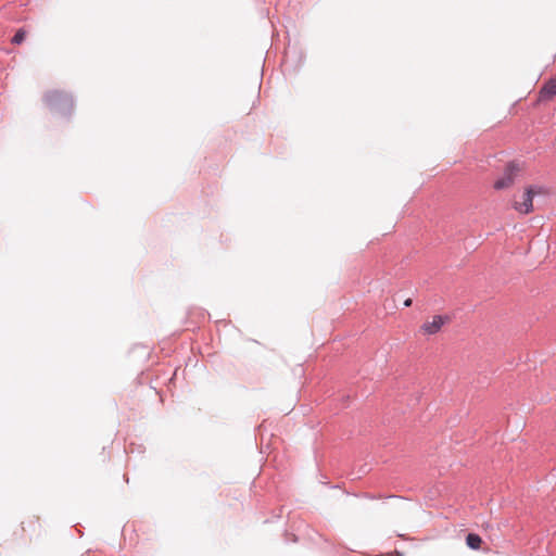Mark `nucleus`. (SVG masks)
<instances>
[{
    "instance_id": "nucleus-1",
    "label": "nucleus",
    "mask_w": 556,
    "mask_h": 556,
    "mask_svg": "<svg viewBox=\"0 0 556 556\" xmlns=\"http://www.w3.org/2000/svg\"><path fill=\"white\" fill-rule=\"evenodd\" d=\"M43 101L51 112L63 116L71 114L74 109L72 97L59 90L48 91L43 96Z\"/></svg>"
},
{
    "instance_id": "nucleus-2",
    "label": "nucleus",
    "mask_w": 556,
    "mask_h": 556,
    "mask_svg": "<svg viewBox=\"0 0 556 556\" xmlns=\"http://www.w3.org/2000/svg\"><path fill=\"white\" fill-rule=\"evenodd\" d=\"M511 206L517 213L522 215H529L534 211L533 197L526 186L521 193L514 194Z\"/></svg>"
},
{
    "instance_id": "nucleus-3",
    "label": "nucleus",
    "mask_w": 556,
    "mask_h": 556,
    "mask_svg": "<svg viewBox=\"0 0 556 556\" xmlns=\"http://www.w3.org/2000/svg\"><path fill=\"white\" fill-rule=\"evenodd\" d=\"M520 173V167L516 163H509L505 166L503 174L494 181V189L503 190L509 189L514 186L518 175Z\"/></svg>"
},
{
    "instance_id": "nucleus-4",
    "label": "nucleus",
    "mask_w": 556,
    "mask_h": 556,
    "mask_svg": "<svg viewBox=\"0 0 556 556\" xmlns=\"http://www.w3.org/2000/svg\"><path fill=\"white\" fill-rule=\"evenodd\" d=\"M450 321L451 317L448 315H433L425 320L420 326V331L425 336H433L439 333L445 325L450 324Z\"/></svg>"
},
{
    "instance_id": "nucleus-5",
    "label": "nucleus",
    "mask_w": 556,
    "mask_h": 556,
    "mask_svg": "<svg viewBox=\"0 0 556 556\" xmlns=\"http://www.w3.org/2000/svg\"><path fill=\"white\" fill-rule=\"evenodd\" d=\"M554 96H556V76L546 81L540 90L542 100L552 99Z\"/></svg>"
},
{
    "instance_id": "nucleus-6",
    "label": "nucleus",
    "mask_w": 556,
    "mask_h": 556,
    "mask_svg": "<svg viewBox=\"0 0 556 556\" xmlns=\"http://www.w3.org/2000/svg\"><path fill=\"white\" fill-rule=\"evenodd\" d=\"M527 189L530 191L532 197L535 195H547L549 194V189L543 185H528L526 186Z\"/></svg>"
},
{
    "instance_id": "nucleus-7",
    "label": "nucleus",
    "mask_w": 556,
    "mask_h": 556,
    "mask_svg": "<svg viewBox=\"0 0 556 556\" xmlns=\"http://www.w3.org/2000/svg\"><path fill=\"white\" fill-rule=\"evenodd\" d=\"M466 544L472 549H479L482 544V539L476 533H469L466 538Z\"/></svg>"
},
{
    "instance_id": "nucleus-8",
    "label": "nucleus",
    "mask_w": 556,
    "mask_h": 556,
    "mask_svg": "<svg viewBox=\"0 0 556 556\" xmlns=\"http://www.w3.org/2000/svg\"><path fill=\"white\" fill-rule=\"evenodd\" d=\"M26 38V31L21 28L16 31V34L13 36V38L11 39V42L13 45H21Z\"/></svg>"
},
{
    "instance_id": "nucleus-9",
    "label": "nucleus",
    "mask_w": 556,
    "mask_h": 556,
    "mask_svg": "<svg viewBox=\"0 0 556 556\" xmlns=\"http://www.w3.org/2000/svg\"><path fill=\"white\" fill-rule=\"evenodd\" d=\"M412 303H413L412 299H407V300L404 301V305L407 306V307L410 306Z\"/></svg>"
},
{
    "instance_id": "nucleus-10",
    "label": "nucleus",
    "mask_w": 556,
    "mask_h": 556,
    "mask_svg": "<svg viewBox=\"0 0 556 556\" xmlns=\"http://www.w3.org/2000/svg\"><path fill=\"white\" fill-rule=\"evenodd\" d=\"M35 522H38L37 518H31V519L28 520V523H35Z\"/></svg>"
}]
</instances>
